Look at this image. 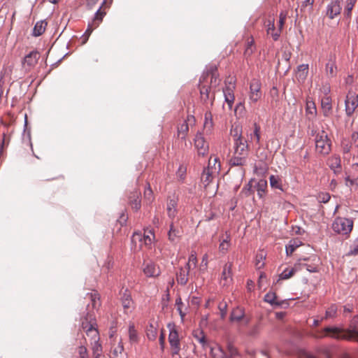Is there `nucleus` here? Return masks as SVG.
I'll return each mask as SVG.
<instances>
[{"mask_svg":"<svg viewBox=\"0 0 358 358\" xmlns=\"http://www.w3.org/2000/svg\"><path fill=\"white\" fill-rule=\"evenodd\" d=\"M234 138V152L231 156L229 164L234 166H243L246 165L249 155L248 144L247 141L244 140L238 129H235Z\"/></svg>","mask_w":358,"mask_h":358,"instance_id":"obj_1","label":"nucleus"},{"mask_svg":"<svg viewBox=\"0 0 358 358\" xmlns=\"http://www.w3.org/2000/svg\"><path fill=\"white\" fill-rule=\"evenodd\" d=\"M315 142L316 150L319 153L327 155L331 151V141L324 130L319 131L316 134Z\"/></svg>","mask_w":358,"mask_h":358,"instance_id":"obj_2","label":"nucleus"},{"mask_svg":"<svg viewBox=\"0 0 358 358\" xmlns=\"http://www.w3.org/2000/svg\"><path fill=\"white\" fill-rule=\"evenodd\" d=\"M353 227V221L351 219L345 217H337L332 224L333 230L343 235L351 232Z\"/></svg>","mask_w":358,"mask_h":358,"instance_id":"obj_3","label":"nucleus"},{"mask_svg":"<svg viewBox=\"0 0 358 358\" xmlns=\"http://www.w3.org/2000/svg\"><path fill=\"white\" fill-rule=\"evenodd\" d=\"M341 337L342 340L358 341V315L354 316L350 321L348 329H342Z\"/></svg>","mask_w":358,"mask_h":358,"instance_id":"obj_4","label":"nucleus"},{"mask_svg":"<svg viewBox=\"0 0 358 358\" xmlns=\"http://www.w3.org/2000/svg\"><path fill=\"white\" fill-rule=\"evenodd\" d=\"M342 331L341 328L337 327H327L323 329L318 331L317 334H314L313 336L316 339H322L329 336L332 338L339 340L342 339Z\"/></svg>","mask_w":358,"mask_h":358,"instance_id":"obj_5","label":"nucleus"},{"mask_svg":"<svg viewBox=\"0 0 358 358\" xmlns=\"http://www.w3.org/2000/svg\"><path fill=\"white\" fill-rule=\"evenodd\" d=\"M262 84L257 79H253L250 84L249 102L250 104L256 103L262 97Z\"/></svg>","mask_w":358,"mask_h":358,"instance_id":"obj_6","label":"nucleus"},{"mask_svg":"<svg viewBox=\"0 0 358 358\" xmlns=\"http://www.w3.org/2000/svg\"><path fill=\"white\" fill-rule=\"evenodd\" d=\"M95 317L92 312H88L86 314L84 320L82 321V328L85 331L87 335L93 334L92 336L97 335V331L94 328Z\"/></svg>","mask_w":358,"mask_h":358,"instance_id":"obj_7","label":"nucleus"},{"mask_svg":"<svg viewBox=\"0 0 358 358\" xmlns=\"http://www.w3.org/2000/svg\"><path fill=\"white\" fill-rule=\"evenodd\" d=\"M229 320L231 322H239L242 321L245 325H248L250 322V319L245 316V309L241 306H237L232 310Z\"/></svg>","mask_w":358,"mask_h":358,"instance_id":"obj_8","label":"nucleus"},{"mask_svg":"<svg viewBox=\"0 0 358 358\" xmlns=\"http://www.w3.org/2000/svg\"><path fill=\"white\" fill-rule=\"evenodd\" d=\"M168 327L169 329V342L173 350V354L176 355L180 350L178 334L174 324H169Z\"/></svg>","mask_w":358,"mask_h":358,"instance_id":"obj_9","label":"nucleus"},{"mask_svg":"<svg viewBox=\"0 0 358 358\" xmlns=\"http://www.w3.org/2000/svg\"><path fill=\"white\" fill-rule=\"evenodd\" d=\"M101 7L102 6H101L96 10L92 22H90L88 23L87 28L85 32L84 33V34H86L87 36V35L90 36L92 31L94 29L97 28L101 24V22L103 21V18L106 15V13L104 11H101Z\"/></svg>","mask_w":358,"mask_h":358,"instance_id":"obj_10","label":"nucleus"},{"mask_svg":"<svg viewBox=\"0 0 358 358\" xmlns=\"http://www.w3.org/2000/svg\"><path fill=\"white\" fill-rule=\"evenodd\" d=\"M120 301L125 314L128 315L131 313L134 309V302L132 299L131 293L127 289L122 292Z\"/></svg>","mask_w":358,"mask_h":358,"instance_id":"obj_11","label":"nucleus"},{"mask_svg":"<svg viewBox=\"0 0 358 358\" xmlns=\"http://www.w3.org/2000/svg\"><path fill=\"white\" fill-rule=\"evenodd\" d=\"M194 146L199 155L205 156L208 152V143L205 141L203 135L197 132L194 138Z\"/></svg>","mask_w":358,"mask_h":358,"instance_id":"obj_12","label":"nucleus"},{"mask_svg":"<svg viewBox=\"0 0 358 358\" xmlns=\"http://www.w3.org/2000/svg\"><path fill=\"white\" fill-rule=\"evenodd\" d=\"M232 263H227L223 267L220 278V285L222 287H228L232 282Z\"/></svg>","mask_w":358,"mask_h":358,"instance_id":"obj_13","label":"nucleus"},{"mask_svg":"<svg viewBox=\"0 0 358 358\" xmlns=\"http://www.w3.org/2000/svg\"><path fill=\"white\" fill-rule=\"evenodd\" d=\"M343 0H332L327 6L326 14L329 19H334L341 11V3Z\"/></svg>","mask_w":358,"mask_h":358,"instance_id":"obj_14","label":"nucleus"},{"mask_svg":"<svg viewBox=\"0 0 358 358\" xmlns=\"http://www.w3.org/2000/svg\"><path fill=\"white\" fill-rule=\"evenodd\" d=\"M345 104L346 113L348 115H350L358 106V99L355 96L348 94L346 96Z\"/></svg>","mask_w":358,"mask_h":358,"instance_id":"obj_15","label":"nucleus"},{"mask_svg":"<svg viewBox=\"0 0 358 358\" xmlns=\"http://www.w3.org/2000/svg\"><path fill=\"white\" fill-rule=\"evenodd\" d=\"M143 273L147 277L155 278L160 274V271L156 264L149 262L143 268Z\"/></svg>","mask_w":358,"mask_h":358,"instance_id":"obj_16","label":"nucleus"},{"mask_svg":"<svg viewBox=\"0 0 358 358\" xmlns=\"http://www.w3.org/2000/svg\"><path fill=\"white\" fill-rule=\"evenodd\" d=\"M39 57L38 52L31 51L24 58V65H27L29 68H32L37 64Z\"/></svg>","mask_w":358,"mask_h":358,"instance_id":"obj_17","label":"nucleus"},{"mask_svg":"<svg viewBox=\"0 0 358 358\" xmlns=\"http://www.w3.org/2000/svg\"><path fill=\"white\" fill-rule=\"evenodd\" d=\"M308 73V64H303L297 66L296 77L299 83H303Z\"/></svg>","mask_w":358,"mask_h":358,"instance_id":"obj_18","label":"nucleus"},{"mask_svg":"<svg viewBox=\"0 0 358 358\" xmlns=\"http://www.w3.org/2000/svg\"><path fill=\"white\" fill-rule=\"evenodd\" d=\"M234 86H227L223 89L224 101L228 103L229 108H231L234 101V94L233 89Z\"/></svg>","mask_w":358,"mask_h":358,"instance_id":"obj_19","label":"nucleus"},{"mask_svg":"<svg viewBox=\"0 0 358 358\" xmlns=\"http://www.w3.org/2000/svg\"><path fill=\"white\" fill-rule=\"evenodd\" d=\"M321 106L323 115L325 117H329L332 110L331 99L329 96L324 97L321 101Z\"/></svg>","mask_w":358,"mask_h":358,"instance_id":"obj_20","label":"nucleus"},{"mask_svg":"<svg viewBox=\"0 0 358 358\" xmlns=\"http://www.w3.org/2000/svg\"><path fill=\"white\" fill-rule=\"evenodd\" d=\"M140 195V192L136 191L132 192L131 195L129 196V202L131 208L136 211L138 210L141 206Z\"/></svg>","mask_w":358,"mask_h":358,"instance_id":"obj_21","label":"nucleus"},{"mask_svg":"<svg viewBox=\"0 0 358 358\" xmlns=\"http://www.w3.org/2000/svg\"><path fill=\"white\" fill-rule=\"evenodd\" d=\"M211 87H207L206 85H201L200 86V94H201V99L203 103H206L207 101L210 99L211 102L210 104H213V101L214 99V95L210 96V92Z\"/></svg>","mask_w":358,"mask_h":358,"instance_id":"obj_22","label":"nucleus"},{"mask_svg":"<svg viewBox=\"0 0 358 358\" xmlns=\"http://www.w3.org/2000/svg\"><path fill=\"white\" fill-rule=\"evenodd\" d=\"M213 178V171L208 166L206 169H203L201 177V182L204 187H207L211 182Z\"/></svg>","mask_w":358,"mask_h":358,"instance_id":"obj_23","label":"nucleus"},{"mask_svg":"<svg viewBox=\"0 0 358 358\" xmlns=\"http://www.w3.org/2000/svg\"><path fill=\"white\" fill-rule=\"evenodd\" d=\"M188 270L183 269L182 267L180 268L179 272L176 274V280L178 284L185 285L188 282Z\"/></svg>","mask_w":358,"mask_h":358,"instance_id":"obj_24","label":"nucleus"},{"mask_svg":"<svg viewBox=\"0 0 358 358\" xmlns=\"http://www.w3.org/2000/svg\"><path fill=\"white\" fill-rule=\"evenodd\" d=\"M193 336L204 350L209 347L208 343L203 331H195L193 333Z\"/></svg>","mask_w":358,"mask_h":358,"instance_id":"obj_25","label":"nucleus"},{"mask_svg":"<svg viewBox=\"0 0 358 358\" xmlns=\"http://www.w3.org/2000/svg\"><path fill=\"white\" fill-rule=\"evenodd\" d=\"M231 235L229 232H225V237L221 241L219 250L221 252L225 253L230 247Z\"/></svg>","mask_w":358,"mask_h":358,"instance_id":"obj_26","label":"nucleus"},{"mask_svg":"<svg viewBox=\"0 0 358 358\" xmlns=\"http://www.w3.org/2000/svg\"><path fill=\"white\" fill-rule=\"evenodd\" d=\"M176 206H177V201L176 200H175L174 199H172L169 201V202L167 203L166 210H167L168 216L171 219H173L176 215V213H177Z\"/></svg>","mask_w":358,"mask_h":358,"instance_id":"obj_27","label":"nucleus"},{"mask_svg":"<svg viewBox=\"0 0 358 358\" xmlns=\"http://www.w3.org/2000/svg\"><path fill=\"white\" fill-rule=\"evenodd\" d=\"M47 26V22L45 20H41L36 23L34 29L33 35L34 36H39L43 34Z\"/></svg>","mask_w":358,"mask_h":358,"instance_id":"obj_28","label":"nucleus"},{"mask_svg":"<svg viewBox=\"0 0 358 358\" xmlns=\"http://www.w3.org/2000/svg\"><path fill=\"white\" fill-rule=\"evenodd\" d=\"M180 236V230L178 229H176L173 226V224L171 223L170 224V229L168 232L169 240L172 243H175Z\"/></svg>","mask_w":358,"mask_h":358,"instance_id":"obj_29","label":"nucleus"},{"mask_svg":"<svg viewBox=\"0 0 358 358\" xmlns=\"http://www.w3.org/2000/svg\"><path fill=\"white\" fill-rule=\"evenodd\" d=\"M91 301L92 309H98L101 306L100 295L98 292L89 293L87 294Z\"/></svg>","mask_w":358,"mask_h":358,"instance_id":"obj_30","label":"nucleus"},{"mask_svg":"<svg viewBox=\"0 0 358 358\" xmlns=\"http://www.w3.org/2000/svg\"><path fill=\"white\" fill-rule=\"evenodd\" d=\"M301 241L299 240H291L285 247V252L287 255H291L292 253L300 245Z\"/></svg>","mask_w":358,"mask_h":358,"instance_id":"obj_31","label":"nucleus"},{"mask_svg":"<svg viewBox=\"0 0 358 358\" xmlns=\"http://www.w3.org/2000/svg\"><path fill=\"white\" fill-rule=\"evenodd\" d=\"M298 271L296 266L292 268L291 269L286 268L279 275V280H287L293 276Z\"/></svg>","mask_w":358,"mask_h":358,"instance_id":"obj_32","label":"nucleus"},{"mask_svg":"<svg viewBox=\"0 0 358 358\" xmlns=\"http://www.w3.org/2000/svg\"><path fill=\"white\" fill-rule=\"evenodd\" d=\"M277 296L275 293L274 292H268L264 296V301L268 303L271 306H280L281 305L280 303L277 301Z\"/></svg>","mask_w":358,"mask_h":358,"instance_id":"obj_33","label":"nucleus"},{"mask_svg":"<svg viewBox=\"0 0 358 358\" xmlns=\"http://www.w3.org/2000/svg\"><path fill=\"white\" fill-rule=\"evenodd\" d=\"M210 350V354L213 358H227L226 352L220 347L215 348L209 347Z\"/></svg>","mask_w":358,"mask_h":358,"instance_id":"obj_34","label":"nucleus"},{"mask_svg":"<svg viewBox=\"0 0 358 358\" xmlns=\"http://www.w3.org/2000/svg\"><path fill=\"white\" fill-rule=\"evenodd\" d=\"M337 315V306L336 304H331L326 310L324 317H322L321 321L324 319L334 318Z\"/></svg>","mask_w":358,"mask_h":358,"instance_id":"obj_35","label":"nucleus"},{"mask_svg":"<svg viewBox=\"0 0 358 358\" xmlns=\"http://www.w3.org/2000/svg\"><path fill=\"white\" fill-rule=\"evenodd\" d=\"M255 187L257 192V195L259 198H262L267 187V182L266 180H261L257 182Z\"/></svg>","mask_w":358,"mask_h":358,"instance_id":"obj_36","label":"nucleus"},{"mask_svg":"<svg viewBox=\"0 0 358 358\" xmlns=\"http://www.w3.org/2000/svg\"><path fill=\"white\" fill-rule=\"evenodd\" d=\"M269 182L272 188L282 189L281 179L279 176L271 175L269 177Z\"/></svg>","mask_w":358,"mask_h":358,"instance_id":"obj_37","label":"nucleus"},{"mask_svg":"<svg viewBox=\"0 0 358 358\" xmlns=\"http://www.w3.org/2000/svg\"><path fill=\"white\" fill-rule=\"evenodd\" d=\"M216 67L215 66H211L210 67V72L207 73V75H210V87H216L219 84V80L216 75Z\"/></svg>","mask_w":358,"mask_h":358,"instance_id":"obj_38","label":"nucleus"},{"mask_svg":"<svg viewBox=\"0 0 358 358\" xmlns=\"http://www.w3.org/2000/svg\"><path fill=\"white\" fill-rule=\"evenodd\" d=\"M213 122L212 119V114L210 112H206L205 113V122H204V129L207 131H210L211 129L213 128Z\"/></svg>","mask_w":358,"mask_h":358,"instance_id":"obj_39","label":"nucleus"},{"mask_svg":"<svg viewBox=\"0 0 358 358\" xmlns=\"http://www.w3.org/2000/svg\"><path fill=\"white\" fill-rule=\"evenodd\" d=\"M189 130L188 124L186 122H184L178 129V135L182 139H185L187 131Z\"/></svg>","mask_w":358,"mask_h":358,"instance_id":"obj_40","label":"nucleus"},{"mask_svg":"<svg viewBox=\"0 0 358 358\" xmlns=\"http://www.w3.org/2000/svg\"><path fill=\"white\" fill-rule=\"evenodd\" d=\"M146 334L149 340H155L156 338L157 331L152 324H150L147 328Z\"/></svg>","mask_w":358,"mask_h":358,"instance_id":"obj_41","label":"nucleus"},{"mask_svg":"<svg viewBox=\"0 0 358 358\" xmlns=\"http://www.w3.org/2000/svg\"><path fill=\"white\" fill-rule=\"evenodd\" d=\"M260 127L256 123L254 124V131L250 134V138L252 140L255 139L257 143H259L260 141Z\"/></svg>","mask_w":358,"mask_h":358,"instance_id":"obj_42","label":"nucleus"},{"mask_svg":"<svg viewBox=\"0 0 358 358\" xmlns=\"http://www.w3.org/2000/svg\"><path fill=\"white\" fill-rule=\"evenodd\" d=\"M238 355V350L231 343H229L227 345V358H234Z\"/></svg>","mask_w":358,"mask_h":358,"instance_id":"obj_43","label":"nucleus"},{"mask_svg":"<svg viewBox=\"0 0 358 358\" xmlns=\"http://www.w3.org/2000/svg\"><path fill=\"white\" fill-rule=\"evenodd\" d=\"M267 170L268 166L264 162H260L255 166V171L258 174H264Z\"/></svg>","mask_w":358,"mask_h":358,"instance_id":"obj_44","label":"nucleus"},{"mask_svg":"<svg viewBox=\"0 0 358 358\" xmlns=\"http://www.w3.org/2000/svg\"><path fill=\"white\" fill-rule=\"evenodd\" d=\"M218 309L220 310V317L222 319L225 318L227 313V304L225 301H221L218 305Z\"/></svg>","mask_w":358,"mask_h":358,"instance_id":"obj_45","label":"nucleus"},{"mask_svg":"<svg viewBox=\"0 0 358 358\" xmlns=\"http://www.w3.org/2000/svg\"><path fill=\"white\" fill-rule=\"evenodd\" d=\"M252 181L250 180L241 190V194L244 195L245 196H249L252 193Z\"/></svg>","mask_w":358,"mask_h":358,"instance_id":"obj_46","label":"nucleus"},{"mask_svg":"<svg viewBox=\"0 0 358 358\" xmlns=\"http://www.w3.org/2000/svg\"><path fill=\"white\" fill-rule=\"evenodd\" d=\"M129 336L131 342H136L138 341L137 332L134 325H130L129 327Z\"/></svg>","mask_w":358,"mask_h":358,"instance_id":"obj_47","label":"nucleus"},{"mask_svg":"<svg viewBox=\"0 0 358 358\" xmlns=\"http://www.w3.org/2000/svg\"><path fill=\"white\" fill-rule=\"evenodd\" d=\"M254 50V40L252 38H251V40L248 41L247 46L245 50V55H251L253 53Z\"/></svg>","mask_w":358,"mask_h":358,"instance_id":"obj_48","label":"nucleus"},{"mask_svg":"<svg viewBox=\"0 0 358 358\" xmlns=\"http://www.w3.org/2000/svg\"><path fill=\"white\" fill-rule=\"evenodd\" d=\"M331 196L327 192H320L317 199L318 202L326 203L330 200Z\"/></svg>","mask_w":358,"mask_h":358,"instance_id":"obj_49","label":"nucleus"},{"mask_svg":"<svg viewBox=\"0 0 358 358\" xmlns=\"http://www.w3.org/2000/svg\"><path fill=\"white\" fill-rule=\"evenodd\" d=\"M336 67L334 63H327L326 64L327 74L328 76L334 77L336 75Z\"/></svg>","mask_w":358,"mask_h":358,"instance_id":"obj_50","label":"nucleus"},{"mask_svg":"<svg viewBox=\"0 0 358 358\" xmlns=\"http://www.w3.org/2000/svg\"><path fill=\"white\" fill-rule=\"evenodd\" d=\"M358 255V237L355 238L353 243L350 246V249L348 252V255Z\"/></svg>","mask_w":358,"mask_h":358,"instance_id":"obj_51","label":"nucleus"},{"mask_svg":"<svg viewBox=\"0 0 358 358\" xmlns=\"http://www.w3.org/2000/svg\"><path fill=\"white\" fill-rule=\"evenodd\" d=\"M267 33L272 36L274 41L278 40V37L280 36L279 33L274 32V23L273 22H272V23L269 22L268 27L267 29Z\"/></svg>","mask_w":358,"mask_h":358,"instance_id":"obj_52","label":"nucleus"},{"mask_svg":"<svg viewBox=\"0 0 358 358\" xmlns=\"http://www.w3.org/2000/svg\"><path fill=\"white\" fill-rule=\"evenodd\" d=\"M144 198L149 203L152 202L153 200V193L150 185H148V187L144 191Z\"/></svg>","mask_w":358,"mask_h":358,"instance_id":"obj_53","label":"nucleus"},{"mask_svg":"<svg viewBox=\"0 0 358 358\" xmlns=\"http://www.w3.org/2000/svg\"><path fill=\"white\" fill-rule=\"evenodd\" d=\"M357 0H347L345 6V13L347 16H350L351 11L355 6Z\"/></svg>","mask_w":358,"mask_h":358,"instance_id":"obj_54","label":"nucleus"},{"mask_svg":"<svg viewBox=\"0 0 358 358\" xmlns=\"http://www.w3.org/2000/svg\"><path fill=\"white\" fill-rule=\"evenodd\" d=\"M264 259H265V256L263 254H259V255H257L255 265L258 268H261L264 266Z\"/></svg>","mask_w":358,"mask_h":358,"instance_id":"obj_55","label":"nucleus"},{"mask_svg":"<svg viewBox=\"0 0 358 358\" xmlns=\"http://www.w3.org/2000/svg\"><path fill=\"white\" fill-rule=\"evenodd\" d=\"M140 241L141 244L145 245H150L152 241V238L149 235H143V237L140 238Z\"/></svg>","mask_w":358,"mask_h":358,"instance_id":"obj_56","label":"nucleus"},{"mask_svg":"<svg viewBox=\"0 0 358 358\" xmlns=\"http://www.w3.org/2000/svg\"><path fill=\"white\" fill-rule=\"evenodd\" d=\"M190 264H192L195 267L197 264V259L195 252H192L189 257V261Z\"/></svg>","mask_w":358,"mask_h":358,"instance_id":"obj_57","label":"nucleus"},{"mask_svg":"<svg viewBox=\"0 0 358 358\" xmlns=\"http://www.w3.org/2000/svg\"><path fill=\"white\" fill-rule=\"evenodd\" d=\"M352 143L358 147V131H354L351 136Z\"/></svg>","mask_w":358,"mask_h":358,"instance_id":"obj_58","label":"nucleus"},{"mask_svg":"<svg viewBox=\"0 0 358 358\" xmlns=\"http://www.w3.org/2000/svg\"><path fill=\"white\" fill-rule=\"evenodd\" d=\"M301 266L303 268H306V270L310 273H315L317 271V267L315 266H310L306 264H302Z\"/></svg>","mask_w":358,"mask_h":358,"instance_id":"obj_59","label":"nucleus"},{"mask_svg":"<svg viewBox=\"0 0 358 358\" xmlns=\"http://www.w3.org/2000/svg\"><path fill=\"white\" fill-rule=\"evenodd\" d=\"M80 358H85L87 356V349L84 346H80L78 348Z\"/></svg>","mask_w":358,"mask_h":358,"instance_id":"obj_60","label":"nucleus"},{"mask_svg":"<svg viewBox=\"0 0 358 358\" xmlns=\"http://www.w3.org/2000/svg\"><path fill=\"white\" fill-rule=\"evenodd\" d=\"M343 152L345 154H348L351 150V145L348 143H343L342 144Z\"/></svg>","mask_w":358,"mask_h":358,"instance_id":"obj_61","label":"nucleus"},{"mask_svg":"<svg viewBox=\"0 0 358 358\" xmlns=\"http://www.w3.org/2000/svg\"><path fill=\"white\" fill-rule=\"evenodd\" d=\"M315 0H304L301 4V10L305 8L307 6H310V9L314 3Z\"/></svg>","mask_w":358,"mask_h":358,"instance_id":"obj_62","label":"nucleus"},{"mask_svg":"<svg viewBox=\"0 0 358 358\" xmlns=\"http://www.w3.org/2000/svg\"><path fill=\"white\" fill-rule=\"evenodd\" d=\"M176 305L177 306V311H179V310H182V306H183V303L180 297L176 299Z\"/></svg>","mask_w":358,"mask_h":358,"instance_id":"obj_63","label":"nucleus"},{"mask_svg":"<svg viewBox=\"0 0 358 358\" xmlns=\"http://www.w3.org/2000/svg\"><path fill=\"white\" fill-rule=\"evenodd\" d=\"M313 105H314L313 103ZM306 112L307 113H311V114H315L316 113V108L315 106H313V107H310L308 104L307 105V108H306Z\"/></svg>","mask_w":358,"mask_h":358,"instance_id":"obj_64","label":"nucleus"}]
</instances>
